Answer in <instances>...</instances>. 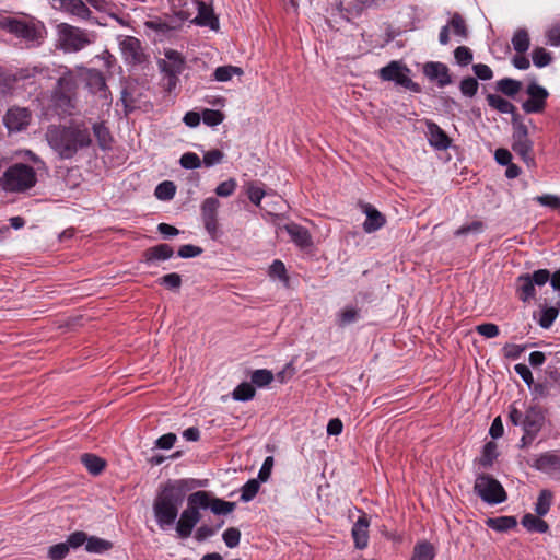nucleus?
Wrapping results in <instances>:
<instances>
[{"instance_id":"nucleus-32","label":"nucleus","mask_w":560,"mask_h":560,"mask_svg":"<svg viewBox=\"0 0 560 560\" xmlns=\"http://www.w3.org/2000/svg\"><path fill=\"white\" fill-rule=\"evenodd\" d=\"M81 462L92 475H98L105 468V460L94 454L82 455Z\"/></svg>"},{"instance_id":"nucleus-38","label":"nucleus","mask_w":560,"mask_h":560,"mask_svg":"<svg viewBox=\"0 0 560 560\" xmlns=\"http://www.w3.org/2000/svg\"><path fill=\"white\" fill-rule=\"evenodd\" d=\"M112 547L113 542H110L109 540L92 536L88 538L85 550L92 553H103L112 549Z\"/></svg>"},{"instance_id":"nucleus-61","label":"nucleus","mask_w":560,"mask_h":560,"mask_svg":"<svg viewBox=\"0 0 560 560\" xmlns=\"http://www.w3.org/2000/svg\"><path fill=\"white\" fill-rule=\"evenodd\" d=\"M269 276L287 281L288 277L284 264L281 260H275L269 268Z\"/></svg>"},{"instance_id":"nucleus-34","label":"nucleus","mask_w":560,"mask_h":560,"mask_svg":"<svg viewBox=\"0 0 560 560\" xmlns=\"http://www.w3.org/2000/svg\"><path fill=\"white\" fill-rule=\"evenodd\" d=\"M242 74H243L242 68L229 65V66L218 67L213 72V78L218 82H228L234 75L240 77Z\"/></svg>"},{"instance_id":"nucleus-45","label":"nucleus","mask_w":560,"mask_h":560,"mask_svg":"<svg viewBox=\"0 0 560 560\" xmlns=\"http://www.w3.org/2000/svg\"><path fill=\"white\" fill-rule=\"evenodd\" d=\"M273 380V374L269 370H256L252 374V383L262 387L269 385Z\"/></svg>"},{"instance_id":"nucleus-24","label":"nucleus","mask_w":560,"mask_h":560,"mask_svg":"<svg viewBox=\"0 0 560 560\" xmlns=\"http://www.w3.org/2000/svg\"><path fill=\"white\" fill-rule=\"evenodd\" d=\"M284 230L299 247L304 248L312 244L311 235L305 228L296 223H289L284 225Z\"/></svg>"},{"instance_id":"nucleus-23","label":"nucleus","mask_w":560,"mask_h":560,"mask_svg":"<svg viewBox=\"0 0 560 560\" xmlns=\"http://www.w3.org/2000/svg\"><path fill=\"white\" fill-rule=\"evenodd\" d=\"M369 526L370 522L365 515L360 516L353 524L352 537L359 549H364L369 544Z\"/></svg>"},{"instance_id":"nucleus-64","label":"nucleus","mask_w":560,"mask_h":560,"mask_svg":"<svg viewBox=\"0 0 560 560\" xmlns=\"http://www.w3.org/2000/svg\"><path fill=\"white\" fill-rule=\"evenodd\" d=\"M535 200L541 205V206H545V207H549V208H552V209H558L560 208V198L556 195H542V196H537L535 198Z\"/></svg>"},{"instance_id":"nucleus-2","label":"nucleus","mask_w":560,"mask_h":560,"mask_svg":"<svg viewBox=\"0 0 560 560\" xmlns=\"http://www.w3.org/2000/svg\"><path fill=\"white\" fill-rule=\"evenodd\" d=\"M184 480L165 485L153 502V513L156 524L162 530L175 524L179 508L183 503Z\"/></svg>"},{"instance_id":"nucleus-3","label":"nucleus","mask_w":560,"mask_h":560,"mask_svg":"<svg viewBox=\"0 0 560 560\" xmlns=\"http://www.w3.org/2000/svg\"><path fill=\"white\" fill-rule=\"evenodd\" d=\"M79 81L78 72L67 67H59V78L52 93V102L63 115H71L77 107L75 95Z\"/></svg>"},{"instance_id":"nucleus-58","label":"nucleus","mask_w":560,"mask_h":560,"mask_svg":"<svg viewBox=\"0 0 560 560\" xmlns=\"http://www.w3.org/2000/svg\"><path fill=\"white\" fill-rule=\"evenodd\" d=\"M88 538L89 537L84 532L79 530V532H74L71 535H69L66 544H68L69 549L70 548L75 549V548L81 547L84 544L86 545Z\"/></svg>"},{"instance_id":"nucleus-36","label":"nucleus","mask_w":560,"mask_h":560,"mask_svg":"<svg viewBox=\"0 0 560 560\" xmlns=\"http://www.w3.org/2000/svg\"><path fill=\"white\" fill-rule=\"evenodd\" d=\"M497 89L506 96H515L522 89V83L511 78H504L497 82Z\"/></svg>"},{"instance_id":"nucleus-12","label":"nucleus","mask_w":560,"mask_h":560,"mask_svg":"<svg viewBox=\"0 0 560 560\" xmlns=\"http://www.w3.org/2000/svg\"><path fill=\"white\" fill-rule=\"evenodd\" d=\"M117 39L126 63L135 66L141 65L147 60L144 49L138 38L133 36L119 35Z\"/></svg>"},{"instance_id":"nucleus-55","label":"nucleus","mask_w":560,"mask_h":560,"mask_svg":"<svg viewBox=\"0 0 560 560\" xmlns=\"http://www.w3.org/2000/svg\"><path fill=\"white\" fill-rule=\"evenodd\" d=\"M485 225L481 221H472L471 223L462 225L455 231L456 236L466 235L468 233L479 234L483 231Z\"/></svg>"},{"instance_id":"nucleus-31","label":"nucleus","mask_w":560,"mask_h":560,"mask_svg":"<svg viewBox=\"0 0 560 560\" xmlns=\"http://www.w3.org/2000/svg\"><path fill=\"white\" fill-rule=\"evenodd\" d=\"M559 315V310L556 306H540L538 324L541 328L548 329L552 326L553 322Z\"/></svg>"},{"instance_id":"nucleus-49","label":"nucleus","mask_w":560,"mask_h":560,"mask_svg":"<svg viewBox=\"0 0 560 560\" xmlns=\"http://www.w3.org/2000/svg\"><path fill=\"white\" fill-rule=\"evenodd\" d=\"M223 114L215 109H205L202 113V120L207 126L214 127L223 121Z\"/></svg>"},{"instance_id":"nucleus-35","label":"nucleus","mask_w":560,"mask_h":560,"mask_svg":"<svg viewBox=\"0 0 560 560\" xmlns=\"http://www.w3.org/2000/svg\"><path fill=\"white\" fill-rule=\"evenodd\" d=\"M93 132L101 149L106 150L110 148L112 136L108 128L103 122L94 124Z\"/></svg>"},{"instance_id":"nucleus-18","label":"nucleus","mask_w":560,"mask_h":560,"mask_svg":"<svg viewBox=\"0 0 560 560\" xmlns=\"http://www.w3.org/2000/svg\"><path fill=\"white\" fill-rule=\"evenodd\" d=\"M31 112L25 107H12L3 117L5 127L11 132L25 129L31 122Z\"/></svg>"},{"instance_id":"nucleus-33","label":"nucleus","mask_w":560,"mask_h":560,"mask_svg":"<svg viewBox=\"0 0 560 560\" xmlns=\"http://www.w3.org/2000/svg\"><path fill=\"white\" fill-rule=\"evenodd\" d=\"M529 35L528 32L525 28H518L513 37H512V45L516 52L524 54L529 48Z\"/></svg>"},{"instance_id":"nucleus-41","label":"nucleus","mask_w":560,"mask_h":560,"mask_svg":"<svg viewBox=\"0 0 560 560\" xmlns=\"http://www.w3.org/2000/svg\"><path fill=\"white\" fill-rule=\"evenodd\" d=\"M176 192V187L173 182L165 180L160 183L154 191V195L160 200H171Z\"/></svg>"},{"instance_id":"nucleus-13","label":"nucleus","mask_w":560,"mask_h":560,"mask_svg":"<svg viewBox=\"0 0 560 560\" xmlns=\"http://www.w3.org/2000/svg\"><path fill=\"white\" fill-rule=\"evenodd\" d=\"M221 203L215 197L206 198L201 206V218L206 231L212 240H217L220 236V226L218 222V211Z\"/></svg>"},{"instance_id":"nucleus-9","label":"nucleus","mask_w":560,"mask_h":560,"mask_svg":"<svg viewBox=\"0 0 560 560\" xmlns=\"http://www.w3.org/2000/svg\"><path fill=\"white\" fill-rule=\"evenodd\" d=\"M474 490L488 504H499L506 500L504 488L490 475H479L476 478Z\"/></svg>"},{"instance_id":"nucleus-42","label":"nucleus","mask_w":560,"mask_h":560,"mask_svg":"<svg viewBox=\"0 0 560 560\" xmlns=\"http://www.w3.org/2000/svg\"><path fill=\"white\" fill-rule=\"evenodd\" d=\"M498 457V446L494 442H488L485 444L482 454L480 457V464L483 467H489L493 464Z\"/></svg>"},{"instance_id":"nucleus-11","label":"nucleus","mask_w":560,"mask_h":560,"mask_svg":"<svg viewBox=\"0 0 560 560\" xmlns=\"http://www.w3.org/2000/svg\"><path fill=\"white\" fill-rule=\"evenodd\" d=\"M192 5L198 11L197 16L191 19V13L187 10H180L177 15L180 21H191L200 26H209L212 30L219 27V21L215 18L211 7L200 0H191Z\"/></svg>"},{"instance_id":"nucleus-44","label":"nucleus","mask_w":560,"mask_h":560,"mask_svg":"<svg viewBox=\"0 0 560 560\" xmlns=\"http://www.w3.org/2000/svg\"><path fill=\"white\" fill-rule=\"evenodd\" d=\"M532 58L534 65L537 68H544L548 66L552 60L550 52L542 47L535 48L532 52Z\"/></svg>"},{"instance_id":"nucleus-17","label":"nucleus","mask_w":560,"mask_h":560,"mask_svg":"<svg viewBox=\"0 0 560 560\" xmlns=\"http://www.w3.org/2000/svg\"><path fill=\"white\" fill-rule=\"evenodd\" d=\"M85 81L90 92L102 100L103 105L109 106L112 103V97L103 73L96 69L88 70Z\"/></svg>"},{"instance_id":"nucleus-6","label":"nucleus","mask_w":560,"mask_h":560,"mask_svg":"<svg viewBox=\"0 0 560 560\" xmlns=\"http://www.w3.org/2000/svg\"><path fill=\"white\" fill-rule=\"evenodd\" d=\"M36 182L34 168L23 163L13 164L0 177V186L10 192L26 191L34 187Z\"/></svg>"},{"instance_id":"nucleus-60","label":"nucleus","mask_w":560,"mask_h":560,"mask_svg":"<svg viewBox=\"0 0 560 560\" xmlns=\"http://www.w3.org/2000/svg\"><path fill=\"white\" fill-rule=\"evenodd\" d=\"M525 348H526L525 346H521V345L506 343L503 347L502 351H503V354L505 358L511 359V360H516L522 355Z\"/></svg>"},{"instance_id":"nucleus-7","label":"nucleus","mask_w":560,"mask_h":560,"mask_svg":"<svg viewBox=\"0 0 560 560\" xmlns=\"http://www.w3.org/2000/svg\"><path fill=\"white\" fill-rule=\"evenodd\" d=\"M206 491H196L187 499V508L182 512L176 523V532L180 538H188L194 527L200 521V509H207Z\"/></svg>"},{"instance_id":"nucleus-54","label":"nucleus","mask_w":560,"mask_h":560,"mask_svg":"<svg viewBox=\"0 0 560 560\" xmlns=\"http://www.w3.org/2000/svg\"><path fill=\"white\" fill-rule=\"evenodd\" d=\"M478 91V82L475 78L468 77L460 82V92L468 97H472Z\"/></svg>"},{"instance_id":"nucleus-10","label":"nucleus","mask_w":560,"mask_h":560,"mask_svg":"<svg viewBox=\"0 0 560 560\" xmlns=\"http://www.w3.org/2000/svg\"><path fill=\"white\" fill-rule=\"evenodd\" d=\"M410 69L401 61L393 60L387 66L378 70V77L383 81H392L397 85L404 86L412 92H419L420 86L415 83L410 77Z\"/></svg>"},{"instance_id":"nucleus-8","label":"nucleus","mask_w":560,"mask_h":560,"mask_svg":"<svg viewBox=\"0 0 560 560\" xmlns=\"http://www.w3.org/2000/svg\"><path fill=\"white\" fill-rule=\"evenodd\" d=\"M550 279V272L547 269H539L533 273H524L517 277L515 282V291L517 298L526 303L536 296L535 287L545 285Z\"/></svg>"},{"instance_id":"nucleus-19","label":"nucleus","mask_w":560,"mask_h":560,"mask_svg":"<svg viewBox=\"0 0 560 560\" xmlns=\"http://www.w3.org/2000/svg\"><path fill=\"white\" fill-rule=\"evenodd\" d=\"M545 423V415L539 406H530L524 415L523 430L534 440Z\"/></svg>"},{"instance_id":"nucleus-52","label":"nucleus","mask_w":560,"mask_h":560,"mask_svg":"<svg viewBox=\"0 0 560 560\" xmlns=\"http://www.w3.org/2000/svg\"><path fill=\"white\" fill-rule=\"evenodd\" d=\"M359 313L354 307H346L338 314V324L340 326L349 325L358 319Z\"/></svg>"},{"instance_id":"nucleus-57","label":"nucleus","mask_w":560,"mask_h":560,"mask_svg":"<svg viewBox=\"0 0 560 560\" xmlns=\"http://www.w3.org/2000/svg\"><path fill=\"white\" fill-rule=\"evenodd\" d=\"M265 194L266 192L264 191V189L260 186H258L254 183L248 184V186H247L248 198L256 206L260 205L261 199L264 198Z\"/></svg>"},{"instance_id":"nucleus-50","label":"nucleus","mask_w":560,"mask_h":560,"mask_svg":"<svg viewBox=\"0 0 560 560\" xmlns=\"http://www.w3.org/2000/svg\"><path fill=\"white\" fill-rule=\"evenodd\" d=\"M448 25L452 27L453 30V33L459 37H466L467 35V30H466V23H465V20L458 14V13H455Z\"/></svg>"},{"instance_id":"nucleus-40","label":"nucleus","mask_w":560,"mask_h":560,"mask_svg":"<svg viewBox=\"0 0 560 560\" xmlns=\"http://www.w3.org/2000/svg\"><path fill=\"white\" fill-rule=\"evenodd\" d=\"M255 396V388L249 383H242L235 387L232 393V397L237 401H247L250 400Z\"/></svg>"},{"instance_id":"nucleus-30","label":"nucleus","mask_w":560,"mask_h":560,"mask_svg":"<svg viewBox=\"0 0 560 560\" xmlns=\"http://www.w3.org/2000/svg\"><path fill=\"white\" fill-rule=\"evenodd\" d=\"M487 525L497 532H508L517 525L514 516H499L487 520Z\"/></svg>"},{"instance_id":"nucleus-56","label":"nucleus","mask_w":560,"mask_h":560,"mask_svg":"<svg viewBox=\"0 0 560 560\" xmlns=\"http://www.w3.org/2000/svg\"><path fill=\"white\" fill-rule=\"evenodd\" d=\"M454 57L460 66H467L472 60V52L466 46H459L454 51Z\"/></svg>"},{"instance_id":"nucleus-20","label":"nucleus","mask_w":560,"mask_h":560,"mask_svg":"<svg viewBox=\"0 0 560 560\" xmlns=\"http://www.w3.org/2000/svg\"><path fill=\"white\" fill-rule=\"evenodd\" d=\"M159 68L163 74H182L185 59L177 50L165 49L164 59L159 60Z\"/></svg>"},{"instance_id":"nucleus-4","label":"nucleus","mask_w":560,"mask_h":560,"mask_svg":"<svg viewBox=\"0 0 560 560\" xmlns=\"http://www.w3.org/2000/svg\"><path fill=\"white\" fill-rule=\"evenodd\" d=\"M58 47L65 52H78L89 45L95 43L96 33L73 26L68 23H60L57 26Z\"/></svg>"},{"instance_id":"nucleus-15","label":"nucleus","mask_w":560,"mask_h":560,"mask_svg":"<svg viewBox=\"0 0 560 560\" xmlns=\"http://www.w3.org/2000/svg\"><path fill=\"white\" fill-rule=\"evenodd\" d=\"M528 100L523 103V109L525 113H541L546 107V101L549 96V92L536 82L528 84L526 89Z\"/></svg>"},{"instance_id":"nucleus-46","label":"nucleus","mask_w":560,"mask_h":560,"mask_svg":"<svg viewBox=\"0 0 560 560\" xmlns=\"http://www.w3.org/2000/svg\"><path fill=\"white\" fill-rule=\"evenodd\" d=\"M179 164L186 170H195L201 166V160L194 152H186L180 156Z\"/></svg>"},{"instance_id":"nucleus-53","label":"nucleus","mask_w":560,"mask_h":560,"mask_svg":"<svg viewBox=\"0 0 560 560\" xmlns=\"http://www.w3.org/2000/svg\"><path fill=\"white\" fill-rule=\"evenodd\" d=\"M69 547L66 542L56 544L48 549V557L51 560H62L69 553Z\"/></svg>"},{"instance_id":"nucleus-28","label":"nucleus","mask_w":560,"mask_h":560,"mask_svg":"<svg viewBox=\"0 0 560 560\" xmlns=\"http://www.w3.org/2000/svg\"><path fill=\"white\" fill-rule=\"evenodd\" d=\"M541 516L525 514L522 518V525L529 532L544 534L548 530V524L540 518Z\"/></svg>"},{"instance_id":"nucleus-51","label":"nucleus","mask_w":560,"mask_h":560,"mask_svg":"<svg viewBox=\"0 0 560 560\" xmlns=\"http://www.w3.org/2000/svg\"><path fill=\"white\" fill-rule=\"evenodd\" d=\"M237 187V183L234 178H230L225 182L220 183L215 188V194L219 197H230L234 194Z\"/></svg>"},{"instance_id":"nucleus-27","label":"nucleus","mask_w":560,"mask_h":560,"mask_svg":"<svg viewBox=\"0 0 560 560\" xmlns=\"http://www.w3.org/2000/svg\"><path fill=\"white\" fill-rule=\"evenodd\" d=\"M206 501H207V509H210L214 514L218 515H225L234 511L235 503L224 501L222 499L218 498H211L210 494L206 491Z\"/></svg>"},{"instance_id":"nucleus-22","label":"nucleus","mask_w":560,"mask_h":560,"mask_svg":"<svg viewBox=\"0 0 560 560\" xmlns=\"http://www.w3.org/2000/svg\"><path fill=\"white\" fill-rule=\"evenodd\" d=\"M427 137L431 147L436 150H446L451 147V139L446 132L435 122L428 120Z\"/></svg>"},{"instance_id":"nucleus-48","label":"nucleus","mask_w":560,"mask_h":560,"mask_svg":"<svg viewBox=\"0 0 560 560\" xmlns=\"http://www.w3.org/2000/svg\"><path fill=\"white\" fill-rule=\"evenodd\" d=\"M223 541L229 548H235L241 540V532L235 527H230L222 534Z\"/></svg>"},{"instance_id":"nucleus-62","label":"nucleus","mask_w":560,"mask_h":560,"mask_svg":"<svg viewBox=\"0 0 560 560\" xmlns=\"http://www.w3.org/2000/svg\"><path fill=\"white\" fill-rule=\"evenodd\" d=\"M223 156L224 155H223L222 151H220L218 149L210 150L203 154L202 162L207 167H211L215 164L221 163V161L223 160Z\"/></svg>"},{"instance_id":"nucleus-14","label":"nucleus","mask_w":560,"mask_h":560,"mask_svg":"<svg viewBox=\"0 0 560 560\" xmlns=\"http://www.w3.org/2000/svg\"><path fill=\"white\" fill-rule=\"evenodd\" d=\"M512 149L528 167L535 166L533 142L529 140L527 128L524 125H521L513 133Z\"/></svg>"},{"instance_id":"nucleus-43","label":"nucleus","mask_w":560,"mask_h":560,"mask_svg":"<svg viewBox=\"0 0 560 560\" xmlns=\"http://www.w3.org/2000/svg\"><path fill=\"white\" fill-rule=\"evenodd\" d=\"M260 488L259 481L256 479L248 480L241 489V500L243 502H249L258 493Z\"/></svg>"},{"instance_id":"nucleus-26","label":"nucleus","mask_w":560,"mask_h":560,"mask_svg":"<svg viewBox=\"0 0 560 560\" xmlns=\"http://www.w3.org/2000/svg\"><path fill=\"white\" fill-rule=\"evenodd\" d=\"M173 247L168 244L163 243L148 248L144 253V256L147 262H153L156 260H167L173 256Z\"/></svg>"},{"instance_id":"nucleus-5","label":"nucleus","mask_w":560,"mask_h":560,"mask_svg":"<svg viewBox=\"0 0 560 560\" xmlns=\"http://www.w3.org/2000/svg\"><path fill=\"white\" fill-rule=\"evenodd\" d=\"M0 28L31 45L39 44L45 31L40 22L26 18H3Z\"/></svg>"},{"instance_id":"nucleus-47","label":"nucleus","mask_w":560,"mask_h":560,"mask_svg":"<svg viewBox=\"0 0 560 560\" xmlns=\"http://www.w3.org/2000/svg\"><path fill=\"white\" fill-rule=\"evenodd\" d=\"M560 464V459L553 454H542L536 460V466L539 469L555 468Z\"/></svg>"},{"instance_id":"nucleus-59","label":"nucleus","mask_w":560,"mask_h":560,"mask_svg":"<svg viewBox=\"0 0 560 560\" xmlns=\"http://www.w3.org/2000/svg\"><path fill=\"white\" fill-rule=\"evenodd\" d=\"M160 284L168 289H178L182 285V278L178 273H167L159 279Z\"/></svg>"},{"instance_id":"nucleus-29","label":"nucleus","mask_w":560,"mask_h":560,"mask_svg":"<svg viewBox=\"0 0 560 560\" xmlns=\"http://www.w3.org/2000/svg\"><path fill=\"white\" fill-rule=\"evenodd\" d=\"M487 102L490 107L497 109L502 114H513L515 106L508 100L497 94H488Z\"/></svg>"},{"instance_id":"nucleus-39","label":"nucleus","mask_w":560,"mask_h":560,"mask_svg":"<svg viewBox=\"0 0 560 560\" xmlns=\"http://www.w3.org/2000/svg\"><path fill=\"white\" fill-rule=\"evenodd\" d=\"M552 493L549 490H541L537 502L535 503V512L538 516H545L551 506Z\"/></svg>"},{"instance_id":"nucleus-63","label":"nucleus","mask_w":560,"mask_h":560,"mask_svg":"<svg viewBox=\"0 0 560 560\" xmlns=\"http://www.w3.org/2000/svg\"><path fill=\"white\" fill-rule=\"evenodd\" d=\"M476 330L486 338H494L500 332L499 327L492 323L480 324L476 327Z\"/></svg>"},{"instance_id":"nucleus-1","label":"nucleus","mask_w":560,"mask_h":560,"mask_svg":"<svg viewBox=\"0 0 560 560\" xmlns=\"http://www.w3.org/2000/svg\"><path fill=\"white\" fill-rule=\"evenodd\" d=\"M49 147L61 159H71L81 149L90 147L92 139L84 125L50 126L46 131Z\"/></svg>"},{"instance_id":"nucleus-21","label":"nucleus","mask_w":560,"mask_h":560,"mask_svg":"<svg viewBox=\"0 0 560 560\" xmlns=\"http://www.w3.org/2000/svg\"><path fill=\"white\" fill-rule=\"evenodd\" d=\"M423 73L430 81H435L441 88L446 86L452 82L448 68L442 62H427L423 67Z\"/></svg>"},{"instance_id":"nucleus-25","label":"nucleus","mask_w":560,"mask_h":560,"mask_svg":"<svg viewBox=\"0 0 560 560\" xmlns=\"http://www.w3.org/2000/svg\"><path fill=\"white\" fill-rule=\"evenodd\" d=\"M366 219L363 223V230L366 233H372L384 226L385 217L372 206L365 207Z\"/></svg>"},{"instance_id":"nucleus-37","label":"nucleus","mask_w":560,"mask_h":560,"mask_svg":"<svg viewBox=\"0 0 560 560\" xmlns=\"http://www.w3.org/2000/svg\"><path fill=\"white\" fill-rule=\"evenodd\" d=\"M434 556L433 546L428 541H422L415 546L410 560H433Z\"/></svg>"},{"instance_id":"nucleus-16","label":"nucleus","mask_w":560,"mask_h":560,"mask_svg":"<svg viewBox=\"0 0 560 560\" xmlns=\"http://www.w3.org/2000/svg\"><path fill=\"white\" fill-rule=\"evenodd\" d=\"M52 8L77 20L89 21L92 18V11L82 0H52Z\"/></svg>"}]
</instances>
